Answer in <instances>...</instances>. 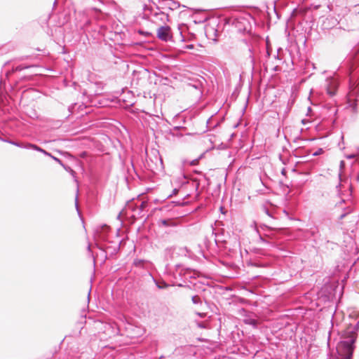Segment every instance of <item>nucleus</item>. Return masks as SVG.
Wrapping results in <instances>:
<instances>
[{
  "mask_svg": "<svg viewBox=\"0 0 359 359\" xmlns=\"http://www.w3.org/2000/svg\"><path fill=\"white\" fill-rule=\"evenodd\" d=\"M349 190H350V192H352V186L351 184L349 185ZM351 194V193H350V195Z\"/></svg>",
  "mask_w": 359,
  "mask_h": 359,
  "instance_id": "nucleus-35",
  "label": "nucleus"
},
{
  "mask_svg": "<svg viewBox=\"0 0 359 359\" xmlns=\"http://www.w3.org/2000/svg\"><path fill=\"white\" fill-rule=\"evenodd\" d=\"M180 36L182 38V41H184V36H182V32H180Z\"/></svg>",
  "mask_w": 359,
  "mask_h": 359,
  "instance_id": "nucleus-37",
  "label": "nucleus"
},
{
  "mask_svg": "<svg viewBox=\"0 0 359 359\" xmlns=\"http://www.w3.org/2000/svg\"><path fill=\"white\" fill-rule=\"evenodd\" d=\"M257 233H259V241L260 243H265V244H269V242L267 241L259 232V231L257 230Z\"/></svg>",
  "mask_w": 359,
  "mask_h": 359,
  "instance_id": "nucleus-22",
  "label": "nucleus"
},
{
  "mask_svg": "<svg viewBox=\"0 0 359 359\" xmlns=\"http://www.w3.org/2000/svg\"><path fill=\"white\" fill-rule=\"evenodd\" d=\"M169 8L172 10L173 9V8H172L170 6H169Z\"/></svg>",
  "mask_w": 359,
  "mask_h": 359,
  "instance_id": "nucleus-44",
  "label": "nucleus"
},
{
  "mask_svg": "<svg viewBox=\"0 0 359 359\" xmlns=\"http://www.w3.org/2000/svg\"><path fill=\"white\" fill-rule=\"evenodd\" d=\"M359 95V83L354 81L352 76L349 79V92L347 95L348 104L352 108L353 111H355L357 108L356 100L352 97H357Z\"/></svg>",
  "mask_w": 359,
  "mask_h": 359,
  "instance_id": "nucleus-4",
  "label": "nucleus"
},
{
  "mask_svg": "<svg viewBox=\"0 0 359 359\" xmlns=\"http://www.w3.org/2000/svg\"><path fill=\"white\" fill-rule=\"evenodd\" d=\"M155 283H156V286L159 289L167 288L169 286V285L164 281H162L160 283V282H157L155 280Z\"/></svg>",
  "mask_w": 359,
  "mask_h": 359,
  "instance_id": "nucleus-19",
  "label": "nucleus"
},
{
  "mask_svg": "<svg viewBox=\"0 0 359 359\" xmlns=\"http://www.w3.org/2000/svg\"><path fill=\"white\" fill-rule=\"evenodd\" d=\"M357 149L359 151V147H357Z\"/></svg>",
  "mask_w": 359,
  "mask_h": 359,
  "instance_id": "nucleus-47",
  "label": "nucleus"
},
{
  "mask_svg": "<svg viewBox=\"0 0 359 359\" xmlns=\"http://www.w3.org/2000/svg\"><path fill=\"white\" fill-rule=\"evenodd\" d=\"M322 151H323V149H320L318 151H316V153L313 154V156L318 155Z\"/></svg>",
  "mask_w": 359,
  "mask_h": 359,
  "instance_id": "nucleus-30",
  "label": "nucleus"
},
{
  "mask_svg": "<svg viewBox=\"0 0 359 359\" xmlns=\"http://www.w3.org/2000/svg\"><path fill=\"white\" fill-rule=\"evenodd\" d=\"M338 177H339V182L338 183V184L336 186V190H337V194L339 196H341L343 195V193L341 190V187H342V179H341V172H339L338 174Z\"/></svg>",
  "mask_w": 359,
  "mask_h": 359,
  "instance_id": "nucleus-13",
  "label": "nucleus"
},
{
  "mask_svg": "<svg viewBox=\"0 0 359 359\" xmlns=\"http://www.w3.org/2000/svg\"><path fill=\"white\" fill-rule=\"evenodd\" d=\"M43 154L45 156H49L50 158H52V156H53V155L50 153H49L48 151H47L46 150L43 151Z\"/></svg>",
  "mask_w": 359,
  "mask_h": 359,
  "instance_id": "nucleus-28",
  "label": "nucleus"
},
{
  "mask_svg": "<svg viewBox=\"0 0 359 359\" xmlns=\"http://www.w3.org/2000/svg\"><path fill=\"white\" fill-rule=\"evenodd\" d=\"M196 273V271H192L190 269H186L185 274L188 275L189 278H194V276Z\"/></svg>",
  "mask_w": 359,
  "mask_h": 359,
  "instance_id": "nucleus-21",
  "label": "nucleus"
},
{
  "mask_svg": "<svg viewBox=\"0 0 359 359\" xmlns=\"http://www.w3.org/2000/svg\"><path fill=\"white\" fill-rule=\"evenodd\" d=\"M180 127H175L174 130H179Z\"/></svg>",
  "mask_w": 359,
  "mask_h": 359,
  "instance_id": "nucleus-40",
  "label": "nucleus"
},
{
  "mask_svg": "<svg viewBox=\"0 0 359 359\" xmlns=\"http://www.w3.org/2000/svg\"><path fill=\"white\" fill-rule=\"evenodd\" d=\"M284 173H285V170L283 169V170H282V174H283V175H284Z\"/></svg>",
  "mask_w": 359,
  "mask_h": 359,
  "instance_id": "nucleus-42",
  "label": "nucleus"
},
{
  "mask_svg": "<svg viewBox=\"0 0 359 359\" xmlns=\"http://www.w3.org/2000/svg\"><path fill=\"white\" fill-rule=\"evenodd\" d=\"M194 48V46L193 44L187 45L183 47L184 49H193Z\"/></svg>",
  "mask_w": 359,
  "mask_h": 359,
  "instance_id": "nucleus-25",
  "label": "nucleus"
},
{
  "mask_svg": "<svg viewBox=\"0 0 359 359\" xmlns=\"http://www.w3.org/2000/svg\"><path fill=\"white\" fill-rule=\"evenodd\" d=\"M210 121V118L208 119L207 124H209Z\"/></svg>",
  "mask_w": 359,
  "mask_h": 359,
  "instance_id": "nucleus-39",
  "label": "nucleus"
},
{
  "mask_svg": "<svg viewBox=\"0 0 359 359\" xmlns=\"http://www.w3.org/2000/svg\"><path fill=\"white\" fill-rule=\"evenodd\" d=\"M159 224L165 227L177 226V223L172 219H160Z\"/></svg>",
  "mask_w": 359,
  "mask_h": 359,
  "instance_id": "nucleus-11",
  "label": "nucleus"
},
{
  "mask_svg": "<svg viewBox=\"0 0 359 359\" xmlns=\"http://www.w3.org/2000/svg\"><path fill=\"white\" fill-rule=\"evenodd\" d=\"M51 158L53 159L57 163H59L61 166L62 165L63 163L60 158H58L54 156H53Z\"/></svg>",
  "mask_w": 359,
  "mask_h": 359,
  "instance_id": "nucleus-24",
  "label": "nucleus"
},
{
  "mask_svg": "<svg viewBox=\"0 0 359 359\" xmlns=\"http://www.w3.org/2000/svg\"><path fill=\"white\" fill-rule=\"evenodd\" d=\"M264 211H265L266 214H267L269 216H271L269 211L267 208H264Z\"/></svg>",
  "mask_w": 359,
  "mask_h": 359,
  "instance_id": "nucleus-32",
  "label": "nucleus"
},
{
  "mask_svg": "<svg viewBox=\"0 0 359 359\" xmlns=\"http://www.w3.org/2000/svg\"><path fill=\"white\" fill-rule=\"evenodd\" d=\"M156 9L158 11H154L150 6L144 5L143 8L144 18L154 17V20H159L163 23L168 22L169 18L168 14L160 11L159 7L157 6Z\"/></svg>",
  "mask_w": 359,
  "mask_h": 359,
  "instance_id": "nucleus-5",
  "label": "nucleus"
},
{
  "mask_svg": "<svg viewBox=\"0 0 359 359\" xmlns=\"http://www.w3.org/2000/svg\"><path fill=\"white\" fill-rule=\"evenodd\" d=\"M104 229H108V226H107V225H104Z\"/></svg>",
  "mask_w": 359,
  "mask_h": 359,
  "instance_id": "nucleus-43",
  "label": "nucleus"
},
{
  "mask_svg": "<svg viewBox=\"0 0 359 359\" xmlns=\"http://www.w3.org/2000/svg\"><path fill=\"white\" fill-rule=\"evenodd\" d=\"M7 142L13 145L18 147L27 149H29L28 145L30 144V143H29V142H15L13 140H8Z\"/></svg>",
  "mask_w": 359,
  "mask_h": 359,
  "instance_id": "nucleus-12",
  "label": "nucleus"
},
{
  "mask_svg": "<svg viewBox=\"0 0 359 359\" xmlns=\"http://www.w3.org/2000/svg\"><path fill=\"white\" fill-rule=\"evenodd\" d=\"M100 249L102 250L103 252H104V249H102L101 248H100Z\"/></svg>",
  "mask_w": 359,
  "mask_h": 359,
  "instance_id": "nucleus-45",
  "label": "nucleus"
},
{
  "mask_svg": "<svg viewBox=\"0 0 359 359\" xmlns=\"http://www.w3.org/2000/svg\"><path fill=\"white\" fill-rule=\"evenodd\" d=\"M310 231H311V235L314 236L315 234L316 233H318V229L316 228H315V229H311Z\"/></svg>",
  "mask_w": 359,
  "mask_h": 359,
  "instance_id": "nucleus-27",
  "label": "nucleus"
},
{
  "mask_svg": "<svg viewBox=\"0 0 359 359\" xmlns=\"http://www.w3.org/2000/svg\"><path fill=\"white\" fill-rule=\"evenodd\" d=\"M356 181L359 182V173L356 176Z\"/></svg>",
  "mask_w": 359,
  "mask_h": 359,
  "instance_id": "nucleus-36",
  "label": "nucleus"
},
{
  "mask_svg": "<svg viewBox=\"0 0 359 359\" xmlns=\"http://www.w3.org/2000/svg\"><path fill=\"white\" fill-rule=\"evenodd\" d=\"M88 251H90V245L88 246Z\"/></svg>",
  "mask_w": 359,
  "mask_h": 359,
  "instance_id": "nucleus-41",
  "label": "nucleus"
},
{
  "mask_svg": "<svg viewBox=\"0 0 359 359\" xmlns=\"http://www.w3.org/2000/svg\"><path fill=\"white\" fill-rule=\"evenodd\" d=\"M357 57H358V60H359V53H358Z\"/></svg>",
  "mask_w": 359,
  "mask_h": 359,
  "instance_id": "nucleus-46",
  "label": "nucleus"
},
{
  "mask_svg": "<svg viewBox=\"0 0 359 359\" xmlns=\"http://www.w3.org/2000/svg\"><path fill=\"white\" fill-rule=\"evenodd\" d=\"M147 206V203L145 202V201H142L141 202V204L140 205V206L137 208V210H138V212H137V215L138 216H141V212L143 211V210Z\"/></svg>",
  "mask_w": 359,
  "mask_h": 359,
  "instance_id": "nucleus-18",
  "label": "nucleus"
},
{
  "mask_svg": "<svg viewBox=\"0 0 359 359\" xmlns=\"http://www.w3.org/2000/svg\"><path fill=\"white\" fill-rule=\"evenodd\" d=\"M339 86V83L334 78H329L326 80L327 93L330 96L336 95Z\"/></svg>",
  "mask_w": 359,
  "mask_h": 359,
  "instance_id": "nucleus-7",
  "label": "nucleus"
},
{
  "mask_svg": "<svg viewBox=\"0 0 359 359\" xmlns=\"http://www.w3.org/2000/svg\"><path fill=\"white\" fill-rule=\"evenodd\" d=\"M345 203H346V200L345 199H341L336 205L337 207L341 208L342 210H343V212L339 216V220L343 219L347 215H348V214H350V213H351L353 212V208L350 205H348V206H346L345 208H343L341 206V205Z\"/></svg>",
  "mask_w": 359,
  "mask_h": 359,
  "instance_id": "nucleus-9",
  "label": "nucleus"
},
{
  "mask_svg": "<svg viewBox=\"0 0 359 359\" xmlns=\"http://www.w3.org/2000/svg\"><path fill=\"white\" fill-rule=\"evenodd\" d=\"M157 36L163 41L171 39L170 28L169 26H161L157 29Z\"/></svg>",
  "mask_w": 359,
  "mask_h": 359,
  "instance_id": "nucleus-8",
  "label": "nucleus"
},
{
  "mask_svg": "<svg viewBox=\"0 0 359 359\" xmlns=\"http://www.w3.org/2000/svg\"><path fill=\"white\" fill-rule=\"evenodd\" d=\"M240 313L243 317V321L245 324L249 325L253 328H257L258 320L257 319V316L254 313L249 312L245 309H242L240 311Z\"/></svg>",
  "mask_w": 359,
  "mask_h": 359,
  "instance_id": "nucleus-6",
  "label": "nucleus"
},
{
  "mask_svg": "<svg viewBox=\"0 0 359 359\" xmlns=\"http://www.w3.org/2000/svg\"><path fill=\"white\" fill-rule=\"evenodd\" d=\"M343 165H344V161H341L340 162V165H341V167H342V166H343Z\"/></svg>",
  "mask_w": 359,
  "mask_h": 359,
  "instance_id": "nucleus-38",
  "label": "nucleus"
},
{
  "mask_svg": "<svg viewBox=\"0 0 359 359\" xmlns=\"http://www.w3.org/2000/svg\"><path fill=\"white\" fill-rule=\"evenodd\" d=\"M242 41L248 47V51L249 53V59L252 69L255 65L257 60V56L262 50L265 48L261 39L257 36H250L248 38H245Z\"/></svg>",
  "mask_w": 359,
  "mask_h": 359,
  "instance_id": "nucleus-3",
  "label": "nucleus"
},
{
  "mask_svg": "<svg viewBox=\"0 0 359 359\" xmlns=\"http://www.w3.org/2000/svg\"><path fill=\"white\" fill-rule=\"evenodd\" d=\"M27 68H29L28 66L20 65L17 66L15 68H13L11 72L9 71V72H6V75L7 77H8L9 74L11 73H13L14 72H20L23 69H27Z\"/></svg>",
  "mask_w": 359,
  "mask_h": 359,
  "instance_id": "nucleus-14",
  "label": "nucleus"
},
{
  "mask_svg": "<svg viewBox=\"0 0 359 359\" xmlns=\"http://www.w3.org/2000/svg\"><path fill=\"white\" fill-rule=\"evenodd\" d=\"M266 56L269 57L270 56V49L268 46L266 47Z\"/></svg>",
  "mask_w": 359,
  "mask_h": 359,
  "instance_id": "nucleus-29",
  "label": "nucleus"
},
{
  "mask_svg": "<svg viewBox=\"0 0 359 359\" xmlns=\"http://www.w3.org/2000/svg\"><path fill=\"white\" fill-rule=\"evenodd\" d=\"M181 205H182V203L180 201H171L169 203L162 206L160 208V210L162 211V212H169V211H171L172 210V208H174L175 206H180Z\"/></svg>",
  "mask_w": 359,
  "mask_h": 359,
  "instance_id": "nucleus-10",
  "label": "nucleus"
},
{
  "mask_svg": "<svg viewBox=\"0 0 359 359\" xmlns=\"http://www.w3.org/2000/svg\"><path fill=\"white\" fill-rule=\"evenodd\" d=\"M180 250L184 255H187L190 252V250L187 247L181 248Z\"/></svg>",
  "mask_w": 359,
  "mask_h": 359,
  "instance_id": "nucleus-23",
  "label": "nucleus"
},
{
  "mask_svg": "<svg viewBox=\"0 0 359 359\" xmlns=\"http://www.w3.org/2000/svg\"><path fill=\"white\" fill-rule=\"evenodd\" d=\"M178 191L179 190L177 189H174L172 190V193L171 194L168 195V198L171 197L172 195H175L178 192Z\"/></svg>",
  "mask_w": 359,
  "mask_h": 359,
  "instance_id": "nucleus-26",
  "label": "nucleus"
},
{
  "mask_svg": "<svg viewBox=\"0 0 359 359\" xmlns=\"http://www.w3.org/2000/svg\"><path fill=\"white\" fill-rule=\"evenodd\" d=\"M311 111V107H309L308 109H307V115H309Z\"/></svg>",
  "mask_w": 359,
  "mask_h": 359,
  "instance_id": "nucleus-33",
  "label": "nucleus"
},
{
  "mask_svg": "<svg viewBox=\"0 0 359 359\" xmlns=\"http://www.w3.org/2000/svg\"><path fill=\"white\" fill-rule=\"evenodd\" d=\"M76 208L78 212L79 213L78 203H77V198H76Z\"/></svg>",
  "mask_w": 359,
  "mask_h": 359,
  "instance_id": "nucleus-34",
  "label": "nucleus"
},
{
  "mask_svg": "<svg viewBox=\"0 0 359 359\" xmlns=\"http://www.w3.org/2000/svg\"><path fill=\"white\" fill-rule=\"evenodd\" d=\"M252 22V16L246 13L224 18V24L231 25L238 33H250Z\"/></svg>",
  "mask_w": 359,
  "mask_h": 359,
  "instance_id": "nucleus-2",
  "label": "nucleus"
},
{
  "mask_svg": "<svg viewBox=\"0 0 359 359\" xmlns=\"http://www.w3.org/2000/svg\"><path fill=\"white\" fill-rule=\"evenodd\" d=\"M28 147H29V149H33V150L39 151L42 154H43V151H45V149H42L41 147H40L34 144L30 143V144H29Z\"/></svg>",
  "mask_w": 359,
  "mask_h": 359,
  "instance_id": "nucleus-16",
  "label": "nucleus"
},
{
  "mask_svg": "<svg viewBox=\"0 0 359 359\" xmlns=\"http://www.w3.org/2000/svg\"><path fill=\"white\" fill-rule=\"evenodd\" d=\"M358 327L359 321L354 327H348L344 331L342 340L337 344L336 347V353L330 354V359H352Z\"/></svg>",
  "mask_w": 359,
  "mask_h": 359,
  "instance_id": "nucleus-1",
  "label": "nucleus"
},
{
  "mask_svg": "<svg viewBox=\"0 0 359 359\" xmlns=\"http://www.w3.org/2000/svg\"><path fill=\"white\" fill-rule=\"evenodd\" d=\"M62 167L67 172H69L71 175H74L75 172L69 166L62 164Z\"/></svg>",
  "mask_w": 359,
  "mask_h": 359,
  "instance_id": "nucleus-20",
  "label": "nucleus"
},
{
  "mask_svg": "<svg viewBox=\"0 0 359 359\" xmlns=\"http://www.w3.org/2000/svg\"><path fill=\"white\" fill-rule=\"evenodd\" d=\"M27 68H29L28 66L20 65L17 66L15 68H13L11 72L9 71V72H6V75L7 77H8L9 74L11 73H13L14 72H20L23 69H27Z\"/></svg>",
  "mask_w": 359,
  "mask_h": 359,
  "instance_id": "nucleus-15",
  "label": "nucleus"
},
{
  "mask_svg": "<svg viewBox=\"0 0 359 359\" xmlns=\"http://www.w3.org/2000/svg\"><path fill=\"white\" fill-rule=\"evenodd\" d=\"M191 301L194 304H196V305H201L202 304V299L198 295L192 296Z\"/></svg>",
  "mask_w": 359,
  "mask_h": 359,
  "instance_id": "nucleus-17",
  "label": "nucleus"
},
{
  "mask_svg": "<svg viewBox=\"0 0 359 359\" xmlns=\"http://www.w3.org/2000/svg\"><path fill=\"white\" fill-rule=\"evenodd\" d=\"M156 153H157L158 156H156V158H158L161 163H162V159L158 156V151H156Z\"/></svg>",
  "mask_w": 359,
  "mask_h": 359,
  "instance_id": "nucleus-31",
  "label": "nucleus"
}]
</instances>
